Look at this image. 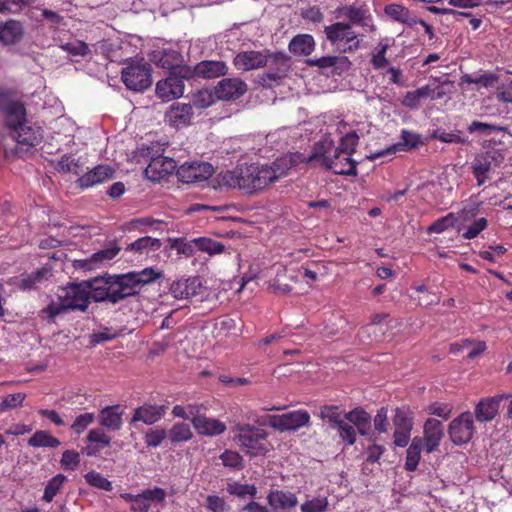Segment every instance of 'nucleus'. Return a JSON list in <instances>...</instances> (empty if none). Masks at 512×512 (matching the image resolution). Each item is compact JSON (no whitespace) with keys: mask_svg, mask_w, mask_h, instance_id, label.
<instances>
[{"mask_svg":"<svg viewBox=\"0 0 512 512\" xmlns=\"http://www.w3.org/2000/svg\"><path fill=\"white\" fill-rule=\"evenodd\" d=\"M268 164L243 163L214 177V188L237 189L243 195L253 196L271 185Z\"/></svg>","mask_w":512,"mask_h":512,"instance_id":"1","label":"nucleus"},{"mask_svg":"<svg viewBox=\"0 0 512 512\" xmlns=\"http://www.w3.org/2000/svg\"><path fill=\"white\" fill-rule=\"evenodd\" d=\"M90 300L112 304L128 298L122 274L105 273L102 276L85 280Z\"/></svg>","mask_w":512,"mask_h":512,"instance_id":"2","label":"nucleus"},{"mask_svg":"<svg viewBox=\"0 0 512 512\" xmlns=\"http://www.w3.org/2000/svg\"><path fill=\"white\" fill-rule=\"evenodd\" d=\"M331 150L332 141L330 140L316 143L308 162H318L320 166L332 170L335 174L355 176L357 174V162L350 155L331 152Z\"/></svg>","mask_w":512,"mask_h":512,"instance_id":"3","label":"nucleus"},{"mask_svg":"<svg viewBox=\"0 0 512 512\" xmlns=\"http://www.w3.org/2000/svg\"><path fill=\"white\" fill-rule=\"evenodd\" d=\"M234 439L241 450L251 456H264L269 451L268 432L248 423L237 424Z\"/></svg>","mask_w":512,"mask_h":512,"instance_id":"4","label":"nucleus"},{"mask_svg":"<svg viewBox=\"0 0 512 512\" xmlns=\"http://www.w3.org/2000/svg\"><path fill=\"white\" fill-rule=\"evenodd\" d=\"M121 71V80L127 89L143 92L152 85V66L144 58H129Z\"/></svg>","mask_w":512,"mask_h":512,"instance_id":"5","label":"nucleus"},{"mask_svg":"<svg viewBox=\"0 0 512 512\" xmlns=\"http://www.w3.org/2000/svg\"><path fill=\"white\" fill-rule=\"evenodd\" d=\"M504 161V149L491 147L477 153L470 164V170L476 179L477 186H483L491 178V173L499 168Z\"/></svg>","mask_w":512,"mask_h":512,"instance_id":"6","label":"nucleus"},{"mask_svg":"<svg viewBox=\"0 0 512 512\" xmlns=\"http://www.w3.org/2000/svg\"><path fill=\"white\" fill-rule=\"evenodd\" d=\"M326 39L339 52H354L360 47L358 34L344 21L325 26Z\"/></svg>","mask_w":512,"mask_h":512,"instance_id":"7","label":"nucleus"},{"mask_svg":"<svg viewBox=\"0 0 512 512\" xmlns=\"http://www.w3.org/2000/svg\"><path fill=\"white\" fill-rule=\"evenodd\" d=\"M89 290L86 287L85 280L80 283H69L67 286L58 290V300L64 302L69 310H79L85 312L91 302Z\"/></svg>","mask_w":512,"mask_h":512,"instance_id":"8","label":"nucleus"},{"mask_svg":"<svg viewBox=\"0 0 512 512\" xmlns=\"http://www.w3.org/2000/svg\"><path fill=\"white\" fill-rule=\"evenodd\" d=\"M338 17L347 19L346 24L360 26L366 31H373V17L368 6L365 3H352L340 6L336 9Z\"/></svg>","mask_w":512,"mask_h":512,"instance_id":"9","label":"nucleus"},{"mask_svg":"<svg viewBox=\"0 0 512 512\" xmlns=\"http://www.w3.org/2000/svg\"><path fill=\"white\" fill-rule=\"evenodd\" d=\"M150 60L158 67L167 69L169 73L175 72L183 78L191 79L190 66L184 64L182 54L176 50L164 49L162 51H154Z\"/></svg>","mask_w":512,"mask_h":512,"instance_id":"10","label":"nucleus"},{"mask_svg":"<svg viewBox=\"0 0 512 512\" xmlns=\"http://www.w3.org/2000/svg\"><path fill=\"white\" fill-rule=\"evenodd\" d=\"M267 59L265 67H268V70L262 74L261 80L267 85L279 83L290 69V59L283 52H270V50H267Z\"/></svg>","mask_w":512,"mask_h":512,"instance_id":"11","label":"nucleus"},{"mask_svg":"<svg viewBox=\"0 0 512 512\" xmlns=\"http://www.w3.org/2000/svg\"><path fill=\"white\" fill-rule=\"evenodd\" d=\"M123 282L128 297L137 295L143 286L155 282L162 277V272L153 268H144L141 271L123 273Z\"/></svg>","mask_w":512,"mask_h":512,"instance_id":"12","label":"nucleus"},{"mask_svg":"<svg viewBox=\"0 0 512 512\" xmlns=\"http://www.w3.org/2000/svg\"><path fill=\"white\" fill-rule=\"evenodd\" d=\"M475 432L473 415L470 412L461 413L449 424L448 433L455 445L468 443Z\"/></svg>","mask_w":512,"mask_h":512,"instance_id":"13","label":"nucleus"},{"mask_svg":"<svg viewBox=\"0 0 512 512\" xmlns=\"http://www.w3.org/2000/svg\"><path fill=\"white\" fill-rule=\"evenodd\" d=\"M120 251L121 247L118 246L115 242H113L109 245V247H106L93 253L88 258L74 260L73 267L77 270L82 269L84 271H91L97 269L101 265L109 263L119 254Z\"/></svg>","mask_w":512,"mask_h":512,"instance_id":"14","label":"nucleus"},{"mask_svg":"<svg viewBox=\"0 0 512 512\" xmlns=\"http://www.w3.org/2000/svg\"><path fill=\"white\" fill-rule=\"evenodd\" d=\"M213 172V166L207 162L184 163L177 169V177L183 183L193 184L207 180Z\"/></svg>","mask_w":512,"mask_h":512,"instance_id":"15","label":"nucleus"},{"mask_svg":"<svg viewBox=\"0 0 512 512\" xmlns=\"http://www.w3.org/2000/svg\"><path fill=\"white\" fill-rule=\"evenodd\" d=\"M184 80L188 79L179 76L178 73L170 72L167 78L157 82V97L163 101H170L180 98L183 95L185 89Z\"/></svg>","mask_w":512,"mask_h":512,"instance_id":"16","label":"nucleus"},{"mask_svg":"<svg viewBox=\"0 0 512 512\" xmlns=\"http://www.w3.org/2000/svg\"><path fill=\"white\" fill-rule=\"evenodd\" d=\"M512 393L498 394L493 397L482 398L475 406L474 414L478 422H490L498 414L500 403L504 399H510Z\"/></svg>","mask_w":512,"mask_h":512,"instance_id":"17","label":"nucleus"},{"mask_svg":"<svg viewBox=\"0 0 512 512\" xmlns=\"http://www.w3.org/2000/svg\"><path fill=\"white\" fill-rule=\"evenodd\" d=\"M247 91V84L239 78H224L214 87L215 97L219 100H236Z\"/></svg>","mask_w":512,"mask_h":512,"instance_id":"18","label":"nucleus"},{"mask_svg":"<svg viewBox=\"0 0 512 512\" xmlns=\"http://www.w3.org/2000/svg\"><path fill=\"white\" fill-rule=\"evenodd\" d=\"M177 165L174 159L159 155L150 160L148 166L145 168V176L152 182H158L165 177L171 175L176 169Z\"/></svg>","mask_w":512,"mask_h":512,"instance_id":"19","label":"nucleus"},{"mask_svg":"<svg viewBox=\"0 0 512 512\" xmlns=\"http://www.w3.org/2000/svg\"><path fill=\"white\" fill-rule=\"evenodd\" d=\"M167 408L166 405L144 403L134 409L129 424L134 426L138 422H142L146 425H153L165 416Z\"/></svg>","mask_w":512,"mask_h":512,"instance_id":"20","label":"nucleus"},{"mask_svg":"<svg viewBox=\"0 0 512 512\" xmlns=\"http://www.w3.org/2000/svg\"><path fill=\"white\" fill-rule=\"evenodd\" d=\"M190 70L191 79H214L225 76L228 73V66L221 60H203L193 67L190 66Z\"/></svg>","mask_w":512,"mask_h":512,"instance_id":"21","label":"nucleus"},{"mask_svg":"<svg viewBox=\"0 0 512 512\" xmlns=\"http://www.w3.org/2000/svg\"><path fill=\"white\" fill-rule=\"evenodd\" d=\"M310 414L306 410H295L281 415H277L276 430L296 431L310 423Z\"/></svg>","mask_w":512,"mask_h":512,"instance_id":"22","label":"nucleus"},{"mask_svg":"<svg viewBox=\"0 0 512 512\" xmlns=\"http://www.w3.org/2000/svg\"><path fill=\"white\" fill-rule=\"evenodd\" d=\"M85 441L87 445L82 448L81 453L89 457L99 455L103 449L111 445V437L101 427L91 429Z\"/></svg>","mask_w":512,"mask_h":512,"instance_id":"23","label":"nucleus"},{"mask_svg":"<svg viewBox=\"0 0 512 512\" xmlns=\"http://www.w3.org/2000/svg\"><path fill=\"white\" fill-rule=\"evenodd\" d=\"M267 50H248L239 52L234 58V65L237 69L244 71L255 70L267 65Z\"/></svg>","mask_w":512,"mask_h":512,"instance_id":"24","label":"nucleus"},{"mask_svg":"<svg viewBox=\"0 0 512 512\" xmlns=\"http://www.w3.org/2000/svg\"><path fill=\"white\" fill-rule=\"evenodd\" d=\"M193 116L191 104L173 103L165 113V122L172 127L180 128L190 124Z\"/></svg>","mask_w":512,"mask_h":512,"instance_id":"25","label":"nucleus"},{"mask_svg":"<svg viewBox=\"0 0 512 512\" xmlns=\"http://www.w3.org/2000/svg\"><path fill=\"white\" fill-rule=\"evenodd\" d=\"M166 496L167 493L163 488L146 489L137 494L135 504L130 509L132 512H148L152 503L162 504L165 502Z\"/></svg>","mask_w":512,"mask_h":512,"instance_id":"26","label":"nucleus"},{"mask_svg":"<svg viewBox=\"0 0 512 512\" xmlns=\"http://www.w3.org/2000/svg\"><path fill=\"white\" fill-rule=\"evenodd\" d=\"M423 430L424 437L422 439L426 452L432 453L438 448L444 436L442 422L435 418H428L424 423Z\"/></svg>","mask_w":512,"mask_h":512,"instance_id":"27","label":"nucleus"},{"mask_svg":"<svg viewBox=\"0 0 512 512\" xmlns=\"http://www.w3.org/2000/svg\"><path fill=\"white\" fill-rule=\"evenodd\" d=\"M124 409L121 405H110L99 412V425L109 431H119L123 426Z\"/></svg>","mask_w":512,"mask_h":512,"instance_id":"28","label":"nucleus"},{"mask_svg":"<svg viewBox=\"0 0 512 512\" xmlns=\"http://www.w3.org/2000/svg\"><path fill=\"white\" fill-rule=\"evenodd\" d=\"M300 157L301 156L299 154H286L280 158H277L270 165H268V170L271 176V184L287 176L290 170L297 165Z\"/></svg>","mask_w":512,"mask_h":512,"instance_id":"29","label":"nucleus"},{"mask_svg":"<svg viewBox=\"0 0 512 512\" xmlns=\"http://www.w3.org/2000/svg\"><path fill=\"white\" fill-rule=\"evenodd\" d=\"M195 430L200 435L218 436L223 434L227 427L226 424L218 419L208 418L204 415H196L191 419Z\"/></svg>","mask_w":512,"mask_h":512,"instance_id":"30","label":"nucleus"},{"mask_svg":"<svg viewBox=\"0 0 512 512\" xmlns=\"http://www.w3.org/2000/svg\"><path fill=\"white\" fill-rule=\"evenodd\" d=\"M114 173V169L109 165H98L82 175L77 182L81 188H90L112 179Z\"/></svg>","mask_w":512,"mask_h":512,"instance_id":"31","label":"nucleus"},{"mask_svg":"<svg viewBox=\"0 0 512 512\" xmlns=\"http://www.w3.org/2000/svg\"><path fill=\"white\" fill-rule=\"evenodd\" d=\"M201 280L198 277L182 278L174 281L170 286V293L176 299H187L198 294Z\"/></svg>","mask_w":512,"mask_h":512,"instance_id":"32","label":"nucleus"},{"mask_svg":"<svg viewBox=\"0 0 512 512\" xmlns=\"http://www.w3.org/2000/svg\"><path fill=\"white\" fill-rule=\"evenodd\" d=\"M344 419L352 423L360 435H368L372 418L365 409L356 407L349 412H344Z\"/></svg>","mask_w":512,"mask_h":512,"instance_id":"33","label":"nucleus"},{"mask_svg":"<svg viewBox=\"0 0 512 512\" xmlns=\"http://www.w3.org/2000/svg\"><path fill=\"white\" fill-rule=\"evenodd\" d=\"M4 117L6 126L12 130L21 127L26 122L27 111L24 102L19 99L8 109L1 113Z\"/></svg>","mask_w":512,"mask_h":512,"instance_id":"34","label":"nucleus"},{"mask_svg":"<svg viewBox=\"0 0 512 512\" xmlns=\"http://www.w3.org/2000/svg\"><path fill=\"white\" fill-rule=\"evenodd\" d=\"M13 137L19 144L34 147L38 145L42 139L40 128L28 126L26 122L21 127L11 130Z\"/></svg>","mask_w":512,"mask_h":512,"instance_id":"35","label":"nucleus"},{"mask_svg":"<svg viewBox=\"0 0 512 512\" xmlns=\"http://www.w3.org/2000/svg\"><path fill=\"white\" fill-rule=\"evenodd\" d=\"M269 505L274 509H291L298 504L296 495L290 491L272 490L267 496Z\"/></svg>","mask_w":512,"mask_h":512,"instance_id":"36","label":"nucleus"},{"mask_svg":"<svg viewBox=\"0 0 512 512\" xmlns=\"http://www.w3.org/2000/svg\"><path fill=\"white\" fill-rule=\"evenodd\" d=\"M23 26L19 21L9 20L0 27V42L4 45H13L21 40Z\"/></svg>","mask_w":512,"mask_h":512,"instance_id":"37","label":"nucleus"},{"mask_svg":"<svg viewBox=\"0 0 512 512\" xmlns=\"http://www.w3.org/2000/svg\"><path fill=\"white\" fill-rule=\"evenodd\" d=\"M315 47L313 36L309 34H300L295 36L289 43V51L295 55L308 56Z\"/></svg>","mask_w":512,"mask_h":512,"instance_id":"38","label":"nucleus"},{"mask_svg":"<svg viewBox=\"0 0 512 512\" xmlns=\"http://www.w3.org/2000/svg\"><path fill=\"white\" fill-rule=\"evenodd\" d=\"M161 246L162 242L160 239L145 236L130 243L126 247V251H131L138 255H148L151 251L159 250Z\"/></svg>","mask_w":512,"mask_h":512,"instance_id":"39","label":"nucleus"},{"mask_svg":"<svg viewBox=\"0 0 512 512\" xmlns=\"http://www.w3.org/2000/svg\"><path fill=\"white\" fill-rule=\"evenodd\" d=\"M384 11L387 16L391 19L406 24L408 26H413L417 24V18L413 16L409 9L400 4H388L385 6Z\"/></svg>","mask_w":512,"mask_h":512,"instance_id":"40","label":"nucleus"},{"mask_svg":"<svg viewBox=\"0 0 512 512\" xmlns=\"http://www.w3.org/2000/svg\"><path fill=\"white\" fill-rule=\"evenodd\" d=\"M423 446V439L421 437H414L410 446L407 449L405 469L407 471H415L421 459V450Z\"/></svg>","mask_w":512,"mask_h":512,"instance_id":"41","label":"nucleus"},{"mask_svg":"<svg viewBox=\"0 0 512 512\" xmlns=\"http://www.w3.org/2000/svg\"><path fill=\"white\" fill-rule=\"evenodd\" d=\"M60 444L61 442L58 438L44 430H37L28 440V445L35 448H57Z\"/></svg>","mask_w":512,"mask_h":512,"instance_id":"42","label":"nucleus"},{"mask_svg":"<svg viewBox=\"0 0 512 512\" xmlns=\"http://www.w3.org/2000/svg\"><path fill=\"white\" fill-rule=\"evenodd\" d=\"M319 417L329 424V427L335 429L344 419V413L337 405H323L320 408Z\"/></svg>","mask_w":512,"mask_h":512,"instance_id":"43","label":"nucleus"},{"mask_svg":"<svg viewBox=\"0 0 512 512\" xmlns=\"http://www.w3.org/2000/svg\"><path fill=\"white\" fill-rule=\"evenodd\" d=\"M499 81V76L494 73H483L480 75L464 74L460 78V84H478L481 87H493Z\"/></svg>","mask_w":512,"mask_h":512,"instance_id":"44","label":"nucleus"},{"mask_svg":"<svg viewBox=\"0 0 512 512\" xmlns=\"http://www.w3.org/2000/svg\"><path fill=\"white\" fill-rule=\"evenodd\" d=\"M420 143V136L414 132L403 130L401 133V142L392 145L387 152L395 153L397 151H409L416 148Z\"/></svg>","mask_w":512,"mask_h":512,"instance_id":"45","label":"nucleus"},{"mask_svg":"<svg viewBox=\"0 0 512 512\" xmlns=\"http://www.w3.org/2000/svg\"><path fill=\"white\" fill-rule=\"evenodd\" d=\"M66 481L67 477L61 473L52 477L45 486L42 500L46 503L52 502Z\"/></svg>","mask_w":512,"mask_h":512,"instance_id":"46","label":"nucleus"},{"mask_svg":"<svg viewBox=\"0 0 512 512\" xmlns=\"http://www.w3.org/2000/svg\"><path fill=\"white\" fill-rule=\"evenodd\" d=\"M168 435L172 444L187 442L193 437L190 426L183 422L175 423L169 430Z\"/></svg>","mask_w":512,"mask_h":512,"instance_id":"47","label":"nucleus"},{"mask_svg":"<svg viewBox=\"0 0 512 512\" xmlns=\"http://www.w3.org/2000/svg\"><path fill=\"white\" fill-rule=\"evenodd\" d=\"M359 136L356 132H349L344 135L339 143V146L334 148L332 146L331 152H339L341 154H346L352 156V154L356 150V146L358 145Z\"/></svg>","mask_w":512,"mask_h":512,"instance_id":"48","label":"nucleus"},{"mask_svg":"<svg viewBox=\"0 0 512 512\" xmlns=\"http://www.w3.org/2000/svg\"><path fill=\"white\" fill-rule=\"evenodd\" d=\"M393 423L395 430L412 431L413 429V418L410 416L409 410L405 407H398L395 409Z\"/></svg>","mask_w":512,"mask_h":512,"instance_id":"49","label":"nucleus"},{"mask_svg":"<svg viewBox=\"0 0 512 512\" xmlns=\"http://www.w3.org/2000/svg\"><path fill=\"white\" fill-rule=\"evenodd\" d=\"M194 243L198 250L209 255L220 254L225 250V246L221 242L206 237L194 239Z\"/></svg>","mask_w":512,"mask_h":512,"instance_id":"50","label":"nucleus"},{"mask_svg":"<svg viewBox=\"0 0 512 512\" xmlns=\"http://www.w3.org/2000/svg\"><path fill=\"white\" fill-rule=\"evenodd\" d=\"M169 248L176 250L179 255L191 257L194 254V240L188 242L185 238H168Z\"/></svg>","mask_w":512,"mask_h":512,"instance_id":"51","label":"nucleus"},{"mask_svg":"<svg viewBox=\"0 0 512 512\" xmlns=\"http://www.w3.org/2000/svg\"><path fill=\"white\" fill-rule=\"evenodd\" d=\"M84 478L90 486L104 491H111L113 489L112 482L99 472L90 471L84 475Z\"/></svg>","mask_w":512,"mask_h":512,"instance_id":"52","label":"nucleus"},{"mask_svg":"<svg viewBox=\"0 0 512 512\" xmlns=\"http://www.w3.org/2000/svg\"><path fill=\"white\" fill-rule=\"evenodd\" d=\"M68 309L65 306L64 302L59 300L58 302L52 301L45 308L40 311V316L42 318H46L49 322H54L55 318L65 312Z\"/></svg>","mask_w":512,"mask_h":512,"instance_id":"53","label":"nucleus"},{"mask_svg":"<svg viewBox=\"0 0 512 512\" xmlns=\"http://www.w3.org/2000/svg\"><path fill=\"white\" fill-rule=\"evenodd\" d=\"M335 429L338 431V436L348 446H352L357 440V429L345 421L338 425Z\"/></svg>","mask_w":512,"mask_h":512,"instance_id":"54","label":"nucleus"},{"mask_svg":"<svg viewBox=\"0 0 512 512\" xmlns=\"http://www.w3.org/2000/svg\"><path fill=\"white\" fill-rule=\"evenodd\" d=\"M456 222V217L453 213H449L446 216H443L436 221H434L428 228L427 232L429 234L432 233H442L450 227H453Z\"/></svg>","mask_w":512,"mask_h":512,"instance_id":"55","label":"nucleus"},{"mask_svg":"<svg viewBox=\"0 0 512 512\" xmlns=\"http://www.w3.org/2000/svg\"><path fill=\"white\" fill-rule=\"evenodd\" d=\"M328 499L325 496H318L312 500L304 502L300 509L301 512H325L328 509Z\"/></svg>","mask_w":512,"mask_h":512,"instance_id":"56","label":"nucleus"},{"mask_svg":"<svg viewBox=\"0 0 512 512\" xmlns=\"http://www.w3.org/2000/svg\"><path fill=\"white\" fill-rule=\"evenodd\" d=\"M95 421V414L92 412H86L78 415L73 424L71 425L72 431L76 435L82 434L89 425H91Z\"/></svg>","mask_w":512,"mask_h":512,"instance_id":"57","label":"nucleus"},{"mask_svg":"<svg viewBox=\"0 0 512 512\" xmlns=\"http://www.w3.org/2000/svg\"><path fill=\"white\" fill-rule=\"evenodd\" d=\"M310 64L319 68H330L337 64H350L346 56H323L315 60H311Z\"/></svg>","mask_w":512,"mask_h":512,"instance_id":"58","label":"nucleus"},{"mask_svg":"<svg viewBox=\"0 0 512 512\" xmlns=\"http://www.w3.org/2000/svg\"><path fill=\"white\" fill-rule=\"evenodd\" d=\"M219 458L226 467L234 469H241L243 467V457L237 451L225 450Z\"/></svg>","mask_w":512,"mask_h":512,"instance_id":"59","label":"nucleus"},{"mask_svg":"<svg viewBox=\"0 0 512 512\" xmlns=\"http://www.w3.org/2000/svg\"><path fill=\"white\" fill-rule=\"evenodd\" d=\"M214 91L207 89L199 90L193 97V104L198 108H207L214 103L215 99Z\"/></svg>","mask_w":512,"mask_h":512,"instance_id":"60","label":"nucleus"},{"mask_svg":"<svg viewBox=\"0 0 512 512\" xmlns=\"http://www.w3.org/2000/svg\"><path fill=\"white\" fill-rule=\"evenodd\" d=\"M247 419L253 421L259 428L270 426L276 430L277 415L263 414L259 415L256 411H251L247 415Z\"/></svg>","mask_w":512,"mask_h":512,"instance_id":"61","label":"nucleus"},{"mask_svg":"<svg viewBox=\"0 0 512 512\" xmlns=\"http://www.w3.org/2000/svg\"><path fill=\"white\" fill-rule=\"evenodd\" d=\"M60 464L65 470H75L80 464V454L75 450H65L62 453Z\"/></svg>","mask_w":512,"mask_h":512,"instance_id":"62","label":"nucleus"},{"mask_svg":"<svg viewBox=\"0 0 512 512\" xmlns=\"http://www.w3.org/2000/svg\"><path fill=\"white\" fill-rule=\"evenodd\" d=\"M25 398H26V394L21 393V392L7 395L0 402V412L22 406Z\"/></svg>","mask_w":512,"mask_h":512,"instance_id":"63","label":"nucleus"},{"mask_svg":"<svg viewBox=\"0 0 512 512\" xmlns=\"http://www.w3.org/2000/svg\"><path fill=\"white\" fill-rule=\"evenodd\" d=\"M167 437V432L164 429H151L144 436V442L147 447H158L163 440Z\"/></svg>","mask_w":512,"mask_h":512,"instance_id":"64","label":"nucleus"}]
</instances>
